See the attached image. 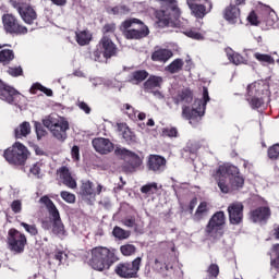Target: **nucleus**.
<instances>
[{"label": "nucleus", "instance_id": "obj_1", "mask_svg": "<svg viewBox=\"0 0 279 279\" xmlns=\"http://www.w3.org/2000/svg\"><path fill=\"white\" fill-rule=\"evenodd\" d=\"M174 104L182 107V118L186 119L187 121H193V119H202L206 112V104L210 101V96L208 95V88L203 87V98L195 99L192 108H190L189 104L193 101V93L190 89H183L178 93L177 96L173 97Z\"/></svg>", "mask_w": 279, "mask_h": 279}, {"label": "nucleus", "instance_id": "obj_2", "mask_svg": "<svg viewBox=\"0 0 279 279\" xmlns=\"http://www.w3.org/2000/svg\"><path fill=\"white\" fill-rule=\"evenodd\" d=\"M213 175L221 193L225 194L239 191L245 184V179L241 175L239 168L233 165L225 163L219 166Z\"/></svg>", "mask_w": 279, "mask_h": 279}, {"label": "nucleus", "instance_id": "obj_3", "mask_svg": "<svg viewBox=\"0 0 279 279\" xmlns=\"http://www.w3.org/2000/svg\"><path fill=\"white\" fill-rule=\"evenodd\" d=\"M161 3V10L156 12V19L159 21V25L167 27V25H175L182 27L180 24V16L182 11L178 7V0H157Z\"/></svg>", "mask_w": 279, "mask_h": 279}, {"label": "nucleus", "instance_id": "obj_4", "mask_svg": "<svg viewBox=\"0 0 279 279\" xmlns=\"http://www.w3.org/2000/svg\"><path fill=\"white\" fill-rule=\"evenodd\" d=\"M43 125L49 130L50 134L57 141H60L61 143L66 141V132L70 130L69 120H66V118L51 113L43 119Z\"/></svg>", "mask_w": 279, "mask_h": 279}, {"label": "nucleus", "instance_id": "obj_5", "mask_svg": "<svg viewBox=\"0 0 279 279\" xmlns=\"http://www.w3.org/2000/svg\"><path fill=\"white\" fill-rule=\"evenodd\" d=\"M119 258L114 254V251L108 247L97 246L92 250L90 266L97 271H104V269H110Z\"/></svg>", "mask_w": 279, "mask_h": 279}, {"label": "nucleus", "instance_id": "obj_6", "mask_svg": "<svg viewBox=\"0 0 279 279\" xmlns=\"http://www.w3.org/2000/svg\"><path fill=\"white\" fill-rule=\"evenodd\" d=\"M246 101H248L253 110L262 108L265 101H269V89L258 82L250 84L247 86Z\"/></svg>", "mask_w": 279, "mask_h": 279}, {"label": "nucleus", "instance_id": "obj_7", "mask_svg": "<svg viewBox=\"0 0 279 279\" xmlns=\"http://www.w3.org/2000/svg\"><path fill=\"white\" fill-rule=\"evenodd\" d=\"M121 29L128 40H141L149 36V27L138 19H129L121 24Z\"/></svg>", "mask_w": 279, "mask_h": 279}, {"label": "nucleus", "instance_id": "obj_8", "mask_svg": "<svg viewBox=\"0 0 279 279\" xmlns=\"http://www.w3.org/2000/svg\"><path fill=\"white\" fill-rule=\"evenodd\" d=\"M29 150L21 142H15L11 148L4 151V158L9 165H25Z\"/></svg>", "mask_w": 279, "mask_h": 279}, {"label": "nucleus", "instance_id": "obj_9", "mask_svg": "<svg viewBox=\"0 0 279 279\" xmlns=\"http://www.w3.org/2000/svg\"><path fill=\"white\" fill-rule=\"evenodd\" d=\"M117 56V45L112 43V39L108 36H102L99 44L96 47V51L93 52L95 62H102L104 58H112Z\"/></svg>", "mask_w": 279, "mask_h": 279}, {"label": "nucleus", "instance_id": "obj_10", "mask_svg": "<svg viewBox=\"0 0 279 279\" xmlns=\"http://www.w3.org/2000/svg\"><path fill=\"white\" fill-rule=\"evenodd\" d=\"M223 226H226V214L223 211L214 214L206 227L207 235L210 239H221L223 236Z\"/></svg>", "mask_w": 279, "mask_h": 279}, {"label": "nucleus", "instance_id": "obj_11", "mask_svg": "<svg viewBox=\"0 0 279 279\" xmlns=\"http://www.w3.org/2000/svg\"><path fill=\"white\" fill-rule=\"evenodd\" d=\"M8 243L11 252L23 254L27 245V236L16 229H10L8 232Z\"/></svg>", "mask_w": 279, "mask_h": 279}, {"label": "nucleus", "instance_id": "obj_12", "mask_svg": "<svg viewBox=\"0 0 279 279\" xmlns=\"http://www.w3.org/2000/svg\"><path fill=\"white\" fill-rule=\"evenodd\" d=\"M0 99L12 106H21L22 101H25V96L0 81Z\"/></svg>", "mask_w": 279, "mask_h": 279}, {"label": "nucleus", "instance_id": "obj_13", "mask_svg": "<svg viewBox=\"0 0 279 279\" xmlns=\"http://www.w3.org/2000/svg\"><path fill=\"white\" fill-rule=\"evenodd\" d=\"M142 258L137 257L132 263L119 264L114 271L120 278H136L141 269Z\"/></svg>", "mask_w": 279, "mask_h": 279}, {"label": "nucleus", "instance_id": "obj_14", "mask_svg": "<svg viewBox=\"0 0 279 279\" xmlns=\"http://www.w3.org/2000/svg\"><path fill=\"white\" fill-rule=\"evenodd\" d=\"M12 5L19 12L24 23L27 25H34V21L38 19V14L36 13V10L32 8V5L21 2H13Z\"/></svg>", "mask_w": 279, "mask_h": 279}, {"label": "nucleus", "instance_id": "obj_15", "mask_svg": "<svg viewBox=\"0 0 279 279\" xmlns=\"http://www.w3.org/2000/svg\"><path fill=\"white\" fill-rule=\"evenodd\" d=\"M4 29L8 34H27V27L19 24L16 17L12 14H5L2 16Z\"/></svg>", "mask_w": 279, "mask_h": 279}, {"label": "nucleus", "instance_id": "obj_16", "mask_svg": "<svg viewBox=\"0 0 279 279\" xmlns=\"http://www.w3.org/2000/svg\"><path fill=\"white\" fill-rule=\"evenodd\" d=\"M148 171L160 174L167 169V159L159 155H150L146 165Z\"/></svg>", "mask_w": 279, "mask_h": 279}, {"label": "nucleus", "instance_id": "obj_17", "mask_svg": "<svg viewBox=\"0 0 279 279\" xmlns=\"http://www.w3.org/2000/svg\"><path fill=\"white\" fill-rule=\"evenodd\" d=\"M93 147L95 151L106 156L114 151V144L110 142L109 138L106 137H96L92 141Z\"/></svg>", "mask_w": 279, "mask_h": 279}, {"label": "nucleus", "instance_id": "obj_18", "mask_svg": "<svg viewBox=\"0 0 279 279\" xmlns=\"http://www.w3.org/2000/svg\"><path fill=\"white\" fill-rule=\"evenodd\" d=\"M101 184H98L95 190V183L90 181H85L82 183L80 189V195L83 197V199H94L96 195H99L101 193Z\"/></svg>", "mask_w": 279, "mask_h": 279}, {"label": "nucleus", "instance_id": "obj_19", "mask_svg": "<svg viewBox=\"0 0 279 279\" xmlns=\"http://www.w3.org/2000/svg\"><path fill=\"white\" fill-rule=\"evenodd\" d=\"M229 221L233 226H239L243 221V203H232L228 207Z\"/></svg>", "mask_w": 279, "mask_h": 279}, {"label": "nucleus", "instance_id": "obj_20", "mask_svg": "<svg viewBox=\"0 0 279 279\" xmlns=\"http://www.w3.org/2000/svg\"><path fill=\"white\" fill-rule=\"evenodd\" d=\"M186 3L195 19H204L213 10V3L210 2L208 9L204 4H197V0H186Z\"/></svg>", "mask_w": 279, "mask_h": 279}, {"label": "nucleus", "instance_id": "obj_21", "mask_svg": "<svg viewBox=\"0 0 279 279\" xmlns=\"http://www.w3.org/2000/svg\"><path fill=\"white\" fill-rule=\"evenodd\" d=\"M269 217H271L269 207H258L251 211V221L253 223H266Z\"/></svg>", "mask_w": 279, "mask_h": 279}, {"label": "nucleus", "instance_id": "obj_22", "mask_svg": "<svg viewBox=\"0 0 279 279\" xmlns=\"http://www.w3.org/2000/svg\"><path fill=\"white\" fill-rule=\"evenodd\" d=\"M116 128H117L118 132H122V136H123L124 141L129 145H134V143H138V137H136V134L132 131L131 128L128 126L126 123L118 122L116 124Z\"/></svg>", "mask_w": 279, "mask_h": 279}, {"label": "nucleus", "instance_id": "obj_23", "mask_svg": "<svg viewBox=\"0 0 279 279\" xmlns=\"http://www.w3.org/2000/svg\"><path fill=\"white\" fill-rule=\"evenodd\" d=\"M223 16L228 23L234 25L241 21V9L234 4H230L225 9Z\"/></svg>", "mask_w": 279, "mask_h": 279}, {"label": "nucleus", "instance_id": "obj_24", "mask_svg": "<svg viewBox=\"0 0 279 279\" xmlns=\"http://www.w3.org/2000/svg\"><path fill=\"white\" fill-rule=\"evenodd\" d=\"M170 58H173V52L167 48L155 47L151 53L153 62H168Z\"/></svg>", "mask_w": 279, "mask_h": 279}, {"label": "nucleus", "instance_id": "obj_25", "mask_svg": "<svg viewBox=\"0 0 279 279\" xmlns=\"http://www.w3.org/2000/svg\"><path fill=\"white\" fill-rule=\"evenodd\" d=\"M51 219L53 221L52 234L59 239H64V236H66V230H64V225L62 223V219H60V213L57 214V216L52 215Z\"/></svg>", "mask_w": 279, "mask_h": 279}, {"label": "nucleus", "instance_id": "obj_26", "mask_svg": "<svg viewBox=\"0 0 279 279\" xmlns=\"http://www.w3.org/2000/svg\"><path fill=\"white\" fill-rule=\"evenodd\" d=\"M58 173H59L60 180L65 186H68L69 189H75L77 186V182H75L73 180V177H71V171H69V168L61 167Z\"/></svg>", "mask_w": 279, "mask_h": 279}, {"label": "nucleus", "instance_id": "obj_27", "mask_svg": "<svg viewBox=\"0 0 279 279\" xmlns=\"http://www.w3.org/2000/svg\"><path fill=\"white\" fill-rule=\"evenodd\" d=\"M160 86H162V77L160 76H149L148 80L144 83V90L146 93H154L156 95L155 92L156 88H160Z\"/></svg>", "mask_w": 279, "mask_h": 279}, {"label": "nucleus", "instance_id": "obj_28", "mask_svg": "<svg viewBox=\"0 0 279 279\" xmlns=\"http://www.w3.org/2000/svg\"><path fill=\"white\" fill-rule=\"evenodd\" d=\"M225 51L231 64H235V66H239L241 64H247V61L245 60V58L241 56V53L232 50V48H226Z\"/></svg>", "mask_w": 279, "mask_h": 279}, {"label": "nucleus", "instance_id": "obj_29", "mask_svg": "<svg viewBox=\"0 0 279 279\" xmlns=\"http://www.w3.org/2000/svg\"><path fill=\"white\" fill-rule=\"evenodd\" d=\"M125 162L129 165V171H137V169H141V166L143 165V158L134 151H131Z\"/></svg>", "mask_w": 279, "mask_h": 279}, {"label": "nucleus", "instance_id": "obj_30", "mask_svg": "<svg viewBox=\"0 0 279 279\" xmlns=\"http://www.w3.org/2000/svg\"><path fill=\"white\" fill-rule=\"evenodd\" d=\"M205 217H208V203L206 202H202L194 216H193V219L194 221H202V219H204Z\"/></svg>", "mask_w": 279, "mask_h": 279}, {"label": "nucleus", "instance_id": "obj_31", "mask_svg": "<svg viewBox=\"0 0 279 279\" xmlns=\"http://www.w3.org/2000/svg\"><path fill=\"white\" fill-rule=\"evenodd\" d=\"M5 47H8V45L0 46V62L9 64V62H12V59L14 58V51Z\"/></svg>", "mask_w": 279, "mask_h": 279}, {"label": "nucleus", "instance_id": "obj_32", "mask_svg": "<svg viewBox=\"0 0 279 279\" xmlns=\"http://www.w3.org/2000/svg\"><path fill=\"white\" fill-rule=\"evenodd\" d=\"M76 36V43L81 47H84L90 43L93 35L88 31H78L75 33Z\"/></svg>", "mask_w": 279, "mask_h": 279}, {"label": "nucleus", "instance_id": "obj_33", "mask_svg": "<svg viewBox=\"0 0 279 279\" xmlns=\"http://www.w3.org/2000/svg\"><path fill=\"white\" fill-rule=\"evenodd\" d=\"M32 133V125L29 122H23L15 129V138H25Z\"/></svg>", "mask_w": 279, "mask_h": 279}, {"label": "nucleus", "instance_id": "obj_34", "mask_svg": "<svg viewBox=\"0 0 279 279\" xmlns=\"http://www.w3.org/2000/svg\"><path fill=\"white\" fill-rule=\"evenodd\" d=\"M148 75L149 73H147V71L138 70L131 74L129 82H131V84H141V82H145V80H147Z\"/></svg>", "mask_w": 279, "mask_h": 279}, {"label": "nucleus", "instance_id": "obj_35", "mask_svg": "<svg viewBox=\"0 0 279 279\" xmlns=\"http://www.w3.org/2000/svg\"><path fill=\"white\" fill-rule=\"evenodd\" d=\"M40 204H44L46 206L50 217L51 216H58L60 211H58V208L56 207V204H53V201L49 198V196H43L39 199Z\"/></svg>", "mask_w": 279, "mask_h": 279}, {"label": "nucleus", "instance_id": "obj_36", "mask_svg": "<svg viewBox=\"0 0 279 279\" xmlns=\"http://www.w3.org/2000/svg\"><path fill=\"white\" fill-rule=\"evenodd\" d=\"M108 11H109V14L123 16L125 14H130V12H132V9H130V7H128L125 4H120L118 7H113V8L109 9Z\"/></svg>", "mask_w": 279, "mask_h": 279}, {"label": "nucleus", "instance_id": "obj_37", "mask_svg": "<svg viewBox=\"0 0 279 279\" xmlns=\"http://www.w3.org/2000/svg\"><path fill=\"white\" fill-rule=\"evenodd\" d=\"M184 66V61L182 59L173 60L167 68L168 73H180V70Z\"/></svg>", "mask_w": 279, "mask_h": 279}, {"label": "nucleus", "instance_id": "obj_38", "mask_svg": "<svg viewBox=\"0 0 279 279\" xmlns=\"http://www.w3.org/2000/svg\"><path fill=\"white\" fill-rule=\"evenodd\" d=\"M270 265L271 267H274L275 269H277V271H279V244H275L272 245V252L270 254Z\"/></svg>", "mask_w": 279, "mask_h": 279}, {"label": "nucleus", "instance_id": "obj_39", "mask_svg": "<svg viewBox=\"0 0 279 279\" xmlns=\"http://www.w3.org/2000/svg\"><path fill=\"white\" fill-rule=\"evenodd\" d=\"M253 56H254L255 60H257L262 64H274V57L270 54L255 52Z\"/></svg>", "mask_w": 279, "mask_h": 279}, {"label": "nucleus", "instance_id": "obj_40", "mask_svg": "<svg viewBox=\"0 0 279 279\" xmlns=\"http://www.w3.org/2000/svg\"><path fill=\"white\" fill-rule=\"evenodd\" d=\"M112 234L116 239L123 241L125 239H130V231L122 229L121 227H114Z\"/></svg>", "mask_w": 279, "mask_h": 279}, {"label": "nucleus", "instance_id": "obj_41", "mask_svg": "<svg viewBox=\"0 0 279 279\" xmlns=\"http://www.w3.org/2000/svg\"><path fill=\"white\" fill-rule=\"evenodd\" d=\"M36 90H40L41 93H45V95H47V97H53V90L43 86L40 83L33 84V86L31 88V93L36 94Z\"/></svg>", "mask_w": 279, "mask_h": 279}, {"label": "nucleus", "instance_id": "obj_42", "mask_svg": "<svg viewBox=\"0 0 279 279\" xmlns=\"http://www.w3.org/2000/svg\"><path fill=\"white\" fill-rule=\"evenodd\" d=\"M131 153H132L131 150H128L126 148L121 146H116L114 148V156H117L118 158H121V160H124V161L128 160Z\"/></svg>", "mask_w": 279, "mask_h": 279}, {"label": "nucleus", "instance_id": "obj_43", "mask_svg": "<svg viewBox=\"0 0 279 279\" xmlns=\"http://www.w3.org/2000/svg\"><path fill=\"white\" fill-rule=\"evenodd\" d=\"M158 191V183L153 182L148 183L141 187V192L145 193L146 195H154Z\"/></svg>", "mask_w": 279, "mask_h": 279}, {"label": "nucleus", "instance_id": "obj_44", "mask_svg": "<svg viewBox=\"0 0 279 279\" xmlns=\"http://www.w3.org/2000/svg\"><path fill=\"white\" fill-rule=\"evenodd\" d=\"M121 110L124 112V114H128L129 119L132 121L136 119V111H134V107H132L130 104L122 105Z\"/></svg>", "mask_w": 279, "mask_h": 279}, {"label": "nucleus", "instance_id": "obj_45", "mask_svg": "<svg viewBox=\"0 0 279 279\" xmlns=\"http://www.w3.org/2000/svg\"><path fill=\"white\" fill-rule=\"evenodd\" d=\"M120 251L123 256H132L136 254V246L133 244H124L120 247Z\"/></svg>", "mask_w": 279, "mask_h": 279}, {"label": "nucleus", "instance_id": "obj_46", "mask_svg": "<svg viewBox=\"0 0 279 279\" xmlns=\"http://www.w3.org/2000/svg\"><path fill=\"white\" fill-rule=\"evenodd\" d=\"M208 278L206 279H217L219 276V266L216 264H211L207 269Z\"/></svg>", "mask_w": 279, "mask_h": 279}, {"label": "nucleus", "instance_id": "obj_47", "mask_svg": "<svg viewBox=\"0 0 279 279\" xmlns=\"http://www.w3.org/2000/svg\"><path fill=\"white\" fill-rule=\"evenodd\" d=\"M268 158L270 160H278L279 158V144H275L268 148Z\"/></svg>", "mask_w": 279, "mask_h": 279}, {"label": "nucleus", "instance_id": "obj_48", "mask_svg": "<svg viewBox=\"0 0 279 279\" xmlns=\"http://www.w3.org/2000/svg\"><path fill=\"white\" fill-rule=\"evenodd\" d=\"M20 226L28 232L32 236H36L38 234V228H36V225H28L27 222H21Z\"/></svg>", "mask_w": 279, "mask_h": 279}, {"label": "nucleus", "instance_id": "obj_49", "mask_svg": "<svg viewBox=\"0 0 279 279\" xmlns=\"http://www.w3.org/2000/svg\"><path fill=\"white\" fill-rule=\"evenodd\" d=\"M35 132L37 134L38 141L44 138V136H47V130H45V126H43L40 122H35Z\"/></svg>", "mask_w": 279, "mask_h": 279}, {"label": "nucleus", "instance_id": "obj_50", "mask_svg": "<svg viewBox=\"0 0 279 279\" xmlns=\"http://www.w3.org/2000/svg\"><path fill=\"white\" fill-rule=\"evenodd\" d=\"M60 195L63 202H66L68 204H75V194L62 191Z\"/></svg>", "mask_w": 279, "mask_h": 279}, {"label": "nucleus", "instance_id": "obj_51", "mask_svg": "<svg viewBox=\"0 0 279 279\" xmlns=\"http://www.w3.org/2000/svg\"><path fill=\"white\" fill-rule=\"evenodd\" d=\"M162 136H168L169 138H178V129L177 128H165L162 130Z\"/></svg>", "mask_w": 279, "mask_h": 279}, {"label": "nucleus", "instance_id": "obj_52", "mask_svg": "<svg viewBox=\"0 0 279 279\" xmlns=\"http://www.w3.org/2000/svg\"><path fill=\"white\" fill-rule=\"evenodd\" d=\"M116 31H117V25H114L113 23L106 24L102 27V34L104 36H107V38H109V36H112V34H114Z\"/></svg>", "mask_w": 279, "mask_h": 279}, {"label": "nucleus", "instance_id": "obj_53", "mask_svg": "<svg viewBox=\"0 0 279 279\" xmlns=\"http://www.w3.org/2000/svg\"><path fill=\"white\" fill-rule=\"evenodd\" d=\"M7 73H9V75H12V77H19V75H23V68L11 66L8 69Z\"/></svg>", "mask_w": 279, "mask_h": 279}, {"label": "nucleus", "instance_id": "obj_54", "mask_svg": "<svg viewBox=\"0 0 279 279\" xmlns=\"http://www.w3.org/2000/svg\"><path fill=\"white\" fill-rule=\"evenodd\" d=\"M185 36H187L189 38H193L194 40H202L204 38V36H202V34L190 29V31H185L184 32Z\"/></svg>", "mask_w": 279, "mask_h": 279}, {"label": "nucleus", "instance_id": "obj_55", "mask_svg": "<svg viewBox=\"0 0 279 279\" xmlns=\"http://www.w3.org/2000/svg\"><path fill=\"white\" fill-rule=\"evenodd\" d=\"M11 209L15 213V215H19L21 210H23V203L21 201L16 199L11 203Z\"/></svg>", "mask_w": 279, "mask_h": 279}, {"label": "nucleus", "instance_id": "obj_56", "mask_svg": "<svg viewBox=\"0 0 279 279\" xmlns=\"http://www.w3.org/2000/svg\"><path fill=\"white\" fill-rule=\"evenodd\" d=\"M76 106L80 108V110H83L85 114H90V107L85 101L77 100Z\"/></svg>", "mask_w": 279, "mask_h": 279}, {"label": "nucleus", "instance_id": "obj_57", "mask_svg": "<svg viewBox=\"0 0 279 279\" xmlns=\"http://www.w3.org/2000/svg\"><path fill=\"white\" fill-rule=\"evenodd\" d=\"M54 260H58V265H62V263H64V260H66V254L62 251L56 252Z\"/></svg>", "mask_w": 279, "mask_h": 279}, {"label": "nucleus", "instance_id": "obj_58", "mask_svg": "<svg viewBox=\"0 0 279 279\" xmlns=\"http://www.w3.org/2000/svg\"><path fill=\"white\" fill-rule=\"evenodd\" d=\"M247 21H248V23H251V25L257 26L260 24V22L258 21V16L256 15V13L254 11H252L250 13V15L247 16Z\"/></svg>", "mask_w": 279, "mask_h": 279}, {"label": "nucleus", "instance_id": "obj_59", "mask_svg": "<svg viewBox=\"0 0 279 279\" xmlns=\"http://www.w3.org/2000/svg\"><path fill=\"white\" fill-rule=\"evenodd\" d=\"M29 173H32L33 175H36L37 178H40V163L37 162L33 165L29 169Z\"/></svg>", "mask_w": 279, "mask_h": 279}, {"label": "nucleus", "instance_id": "obj_60", "mask_svg": "<svg viewBox=\"0 0 279 279\" xmlns=\"http://www.w3.org/2000/svg\"><path fill=\"white\" fill-rule=\"evenodd\" d=\"M123 223L126 228H134V226H136V220L134 218H125Z\"/></svg>", "mask_w": 279, "mask_h": 279}, {"label": "nucleus", "instance_id": "obj_61", "mask_svg": "<svg viewBox=\"0 0 279 279\" xmlns=\"http://www.w3.org/2000/svg\"><path fill=\"white\" fill-rule=\"evenodd\" d=\"M89 82L93 84L95 88H97V86H101V84H104V78L101 77L89 78Z\"/></svg>", "mask_w": 279, "mask_h": 279}, {"label": "nucleus", "instance_id": "obj_62", "mask_svg": "<svg viewBox=\"0 0 279 279\" xmlns=\"http://www.w3.org/2000/svg\"><path fill=\"white\" fill-rule=\"evenodd\" d=\"M72 158L73 160H80V147L77 146L72 147Z\"/></svg>", "mask_w": 279, "mask_h": 279}, {"label": "nucleus", "instance_id": "obj_63", "mask_svg": "<svg viewBox=\"0 0 279 279\" xmlns=\"http://www.w3.org/2000/svg\"><path fill=\"white\" fill-rule=\"evenodd\" d=\"M186 150L190 154H195V151H197V144H187Z\"/></svg>", "mask_w": 279, "mask_h": 279}, {"label": "nucleus", "instance_id": "obj_64", "mask_svg": "<svg viewBox=\"0 0 279 279\" xmlns=\"http://www.w3.org/2000/svg\"><path fill=\"white\" fill-rule=\"evenodd\" d=\"M34 151L36 156H46V153L40 146H34Z\"/></svg>", "mask_w": 279, "mask_h": 279}]
</instances>
